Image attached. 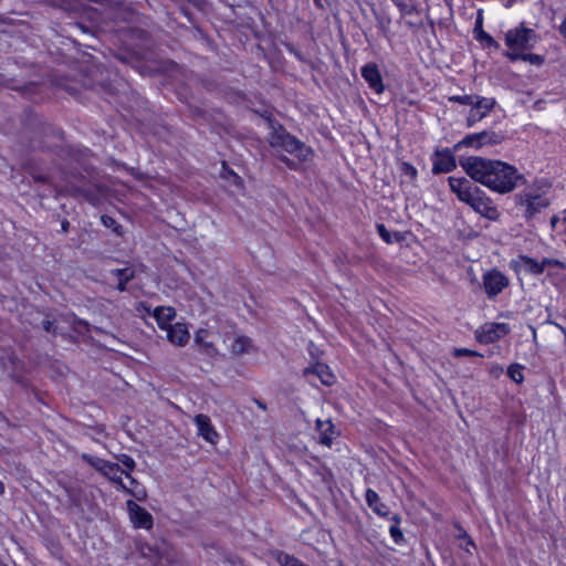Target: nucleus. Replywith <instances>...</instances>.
Here are the masks:
<instances>
[{
	"label": "nucleus",
	"mask_w": 566,
	"mask_h": 566,
	"mask_svg": "<svg viewBox=\"0 0 566 566\" xmlns=\"http://www.w3.org/2000/svg\"><path fill=\"white\" fill-rule=\"evenodd\" d=\"M448 181L451 190L463 202L468 201V199L473 195L474 190L480 189L464 177H449Z\"/></svg>",
	"instance_id": "9d476101"
},
{
	"label": "nucleus",
	"mask_w": 566,
	"mask_h": 566,
	"mask_svg": "<svg viewBox=\"0 0 566 566\" xmlns=\"http://www.w3.org/2000/svg\"><path fill=\"white\" fill-rule=\"evenodd\" d=\"M478 39L480 41H483L485 42V44L488 46H497V43L496 41L490 35L488 34L486 32H484L483 30L480 31L479 35H478Z\"/></svg>",
	"instance_id": "72a5a7b5"
},
{
	"label": "nucleus",
	"mask_w": 566,
	"mask_h": 566,
	"mask_svg": "<svg viewBox=\"0 0 566 566\" xmlns=\"http://www.w3.org/2000/svg\"><path fill=\"white\" fill-rule=\"evenodd\" d=\"M276 562L281 566H307L296 557L282 552L277 553Z\"/></svg>",
	"instance_id": "a878e982"
},
{
	"label": "nucleus",
	"mask_w": 566,
	"mask_h": 566,
	"mask_svg": "<svg viewBox=\"0 0 566 566\" xmlns=\"http://www.w3.org/2000/svg\"><path fill=\"white\" fill-rule=\"evenodd\" d=\"M361 76L368 83L369 87L376 93L384 92V84L378 66L375 63H368L361 69Z\"/></svg>",
	"instance_id": "9b49d317"
},
{
	"label": "nucleus",
	"mask_w": 566,
	"mask_h": 566,
	"mask_svg": "<svg viewBox=\"0 0 566 566\" xmlns=\"http://www.w3.org/2000/svg\"><path fill=\"white\" fill-rule=\"evenodd\" d=\"M503 140V136L494 130H483L476 134L465 136L462 140L455 144L454 148L458 150L462 147H473L479 149L483 146L497 145Z\"/></svg>",
	"instance_id": "39448f33"
},
{
	"label": "nucleus",
	"mask_w": 566,
	"mask_h": 566,
	"mask_svg": "<svg viewBox=\"0 0 566 566\" xmlns=\"http://www.w3.org/2000/svg\"><path fill=\"white\" fill-rule=\"evenodd\" d=\"M562 224L565 227L564 231L566 233V217L562 220Z\"/></svg>",
	"instance_id": "a18cd8bd"
},
{
	"label": "nucleus",
	"mask_w": 566,
	"mask_h": 566,
	"mask_svg": "<svg viewBox=\"0 0 566 566\" xmlns=\"http://www.w3.org/2000/svg\"><path fill=\"white\" fill-rule=\"evenodd\" d=\"M495 99L494 98H488V97H481L475 95V99L473 102V107L481 112H485V115L493 109L495 106Z\"/></svg>",
	"instance_id": "393cba45"
},
{
	"label": "nucleus",
	"mask_w": 566,
	"mask_h": 566,
	"mask_svg": "<svg viewBox=\"0 0 566 566\" xmlns=\"http://www.w3.org/2000/svg\"><path fill=\"white\" fill-rule=\"evenodd\" d=\"M42 327H43L44 331H46L49 333H53V334L56 333V329L53 326V322H51L50 319H44L42 322Z\"/></svg>",
	"instance_id": "4c0bfd02"
},
{
	"label": "nucleus",
	"mask_w": 566,
	"mask_h": 566,
	"mask_svg": "<svg viewBox=\"0 0 566 566\" xmlns=\"http://www.w3.org/2000/svg\"><path fill=\"white\" fill-rule=\"evenodd\" d=\"M175 316L176 312L172 307L159 306L154 311V317L156 318L160 328H168Z\"/></svg>",
	"instance_id": "aec40b11"
},
{
	"label": "nucleus",
	"mask_w": 566,
	"mask_h": 566,
	"mask_svg": "<svg viewBox=\"0 0 566 566\" xmlns=\"http://www.w3.org/2000/svg\"><path fill=\"white\" fill-rule=\"evenodd\" d=\"M400 520L401 518L398 515H394L392 521H395V524L391 525L389 528L390 535L396 543H399L403 539L402 532L398 526V524L400 523Z\"/></svg>",
	"instance_id": "c85d7f7f"
},
{
	"label": "nucleus",
	"mask_w": 566,
	"mask_h": 566,
	"mask_svg": "<svg viewBox=\"0 0 566 566\" xmlns=\"http://www.w3.org/2000/svg\"><path fill=\"white\" fill-rule=\"evenodd\" d=\"M557 222H559V220H558L557 218H555V217H554V218L552 219V226H553V227H555Z\"/></svg>",
	"instance_id": "c03bdc74"
},
{
	"label": "nucleus",
	"mask_w": 566,
	"mask_h": 566,
	"mask_svg": "<svg viewBox=\"0 0 566 566\" xmlns=\"http://www.w3.org/2000/svg\"><path fill=\"white\" fill-rule=\"evenodd\" d=\"M460 165L474 181L502 195L513 191L520 182L525 181L516 167L502 160L473 156L461 160Z\"/></svg>",
	"instance_id": "f257e3e1"
},
{
	"label": "nucleus",
	"mask_w": 566,
	"mask_h": 566,
	"mask_svg": "<svg viewBox=\"0 0 566 566\" xmlns=\"http://www.w3.org/2000/svg\"><path fill=\"white\" fill-rule=\"evenodd\" d=\"M120 474H125L127 478H129L133 484L136 483V480L133 479L128 472H125L117 463L109 462L103 473V475L108 478L112 482L117 483L123 490L127 491Z\"/></svg>",
	"instance_id": "dca6fc26"
},
{
	"label": "nucleus",
	"mask_w": 566,
	"mask_h": 566,
	"mask_svg": "<svg viewBox=\"0 0 566 566\" xmlns=\"http://www.w3.org/2000/svg\"><path fill=\"white\" fill-rule=\"evenodd\" d=\"M509 285V279L500 271L492 270L484 274L483 286L489 297L500 294Z\"/></svg>",
	"instance_id": "0eeeda50"
},
{
	"label": "nucleus",
	"mask_w": 566,
	"mask_h": 566,
	"mask_svg": "<svg viewBox=\"0 0 566 566\" xmlns=\"http://www.w3.org/2000/svg\"><path fill=\"white\" fill-rule=\"evenodd\" d=\"M195 423L198 428V434L210 443H216L219 438L218 432L211 424V420L207 415H197L195 417Z\"/></svg>",
	"instance_id": "f8f14e48"
},
{
	"label": "nucleus",
	"mask_w": 566,
	"mask_h": 566,
	"mask_svg": "<svg viewBox=\"0 0 566 566\" xmlns=\"http://www.w3.org/2000/svg\"><path fill=\"white\" fill-rule=\"evenodd\" d=\"M316 430L319 433V442L326 447H331L333 440L338 436L335 426L331 420H316Z\"/></svg>",
	"instance_id": "ddd939ff"
},
{
	"label": "nucleus",
	"mask_w": 566,
	"mask_h": 566,
	"mask_svg": "<svg viewBox=\"0 0 566 566\" xmlns=\"http://www.w3.org/2000/svg\"><path fill=\"white\" fill-rule=\"evenodd\" d=\"M453 355L455 357H461V356H475V357H482V355L478 352H474V350H471V349H468V348H454L453 350Z\"/></svg>",
	"instance_id": "473e14b6"
},
{
	"label": "nucleus",
	"mask_w": 566,
	"mask_h": 566,
	"mask_svg": "<svg viewBox=\"0 0 566 566\" xmlns=\"http://www.w3.org/2000/svg\"><path fill=\"white\" fill-rule=\"evenodd\" d=\"M337 566H343V565L340 563H338Z\"/></svg>",
	"instance_id": "de8ad7c7"
},
{
	"label": "nucleus",
	"mask_w": 566,
	"mask_h": 566,
	"mask_svg": "<svg viewBox=\"0 0 566 566\" xmlns=\"http://www.w3.org/2000/svg\"><path fill=\"white\" fill-rule=\"evenodd\" d=\"M465 203H468L475 212L490 220H496L500 216L496 207L493 205V201L486 197L481 189L474 190L473 195Z\"/></svg>",
	"instance_id": "423d86ee"
},
{
	"label": "nucleus",
	"mask_w": 566,
	"mask_h": 566,
	"mask_svg": "<svg viewBox=\"0 0 566 566\" xmlns=\"http://www.w3.org/2000/svg\"><path fill=\"white\" fill-rule=\"evenodd\" d=\"M485 116H486L485 112H481V111L476 109L475 107H472V109L470 111V114L468 116V119H467L468 126H472L473 124L481 120Z\"/></svg>",
	"instance_id": "7c9ffc66"
},
{
	"label": "nucleus",
	"mask_w": 566,
	"mask_h": 566,
	"mask_svg": "<svg viewBox=\"0 0 566 566\" xmlns=\"http://www.w3.org/2000/svg\"><path fill=\"white\" fill-rule=\"evenodd\" d=\"M251 348H252V340L244 335H240V336L235 337V339L230 345L231 354L237 355V356L249 353L251 350Z\"/></svg>",
	"instance_id": "412c9836"
},
{
	"label": "nucleus",
	"mask_w": 566,
	"mask_h": 566,
	"mask_svg": "<svg viewBox=\"0 0 566 566\" xmlns=\"http://www.w3.org/2000/svg\"><path fill=\"white\" fill-rule=\"evenodd\" d=\"M269 145L277 153H287L296 160L280 155V160L289 168L297 169L298 165L308 161L314 153L305 143L290 134L282 125L271 123V133L268 136Z\"/></svg>",
	"instance_id": "f03ea898"
},
{
	"label": "nucleus",
	"mask_w": 566,
	"mask_h": 566,
	"mask_svg": "<svg viewBox=\"0 0 566 566\" xmlns=\"http://www.w3.org/2000/svg\"><path fill=\"white\" fill-rule=\"evenodd\" d=\"M469 546L474 547V543H473V542H472V539H470V538L468 539L467 547H465V549H467L468 552H470Z\"/></svg>",
	"instance_id": "79ce46f5"
},
{
	"label": "nucleus",
	"mask_w": 566,
	"mask_h": 566,
	"mask_svg": "<svg viewBox=\"0 0 566 566\" xmlns=\"http://www.w3.org/2000/svg\"><path fill=\"white\" fill-rule=\"evenodd\" d=\"M112 274L118 279L117 290L119 292L126 291L127 283L135 277V271L130 268L113 270Z\"/></svg>",
	"instance_id": "4be33fe9"
},
{
	"label": "nucleus",
	"mask_w": 566,
	"mask_h": 566,
	"mask_svg": "<svg viewBox=\"0 0 566 566\" xmlns=\"http://www.w3.org/2000/svg\"><path fill=\"white\" fill-rule=\"evenodd\" d=\"M558 30L559 33L566 39V19L562 22Z\"/></svg>",
	"instance_id": "58836bf2"
},
{
	"label": "nucleus",
	"mask_w": 566,
	"mask_h": 566,
	"mask_svg": "<svg viewBox=\"0 0 566 566\" xmlns=\"http://www.w3.org/2000/svg\"><path fill=\"white\" fill-rule=\"evenodd\" d=\"M167 337L172 344L184 346L188 343L190 334L185 324L176 323L167 328Z\"/></svg>",
	"instance_id": "4468645a"
},
{
	"label": "nucleus",
	"mask_w": 566,
	"mask_h": 566,
	"mask_svg": "<svg viewBox=\"0 0 566 566\" xmlns=\"http://www.w3.org/2000/svg\"><path fill=\"white\" fill-rule=\"evenodd\" d=\"M538 40L537 33L522 23L506 32L505 44L509 51L505 53V56L511 61H517L518 55L525 51H531Z\"/></svg>",
	"instance_id": "7ed1b4c3"
},
{
	"label": "nucleus",
	"mask_w": 566,
	"mask_h": 566,
	"mask_svg": "<svg viewBox=\"0 0 566 566\" xmlns=\"http://www.w3.org/2000/svg\"><path fill=\"white\" fill-rule=\"evenodd\" d=\"M101 221H102V223H103L105 227H107V228H114V231H116V232H117V227H115L116 221H115V219H114L113 217L107 216V214H103V216L101 217Z\"/></svg>",
	"instance_id": "e433bc0d"
},
{
	"label": "nucleus",
	"mask_w": 566,
	"mask_h": 566,
	"mask_svg": "<svg viewBox=\"0 0 566 566\" xmlns=\"http://www.w3.org/2000/svg\"><path fill=\"white\" fill-rule=\"evenodd\" d=\"M61 228L63 232H67L70 229V222L67 220L62 221Z\"/></svg>",
	"instance_id": "ea45409f"
},
{
	"label": "nucleus",
	"mask_w": 566,
	"mask_h": 566,
	"mask_svg": "<svg viewBox=\"0 0 566 566\" xmlns=\"http://www.w3.org/2000/svg\"><path fill=\"white\" fill-rule=\"evenodd\" d=\"M518 264L521 268H523L525 271L538 275L544 272L542 261L538 262L533 258H530L527 255H521L518 258Z\"/></svg>",
	"instance_id": "5701e85b"
},
{
	"label": "nucleus",
	"mask_w": 566,
	"mask_h": 566,
	"mask_svg": "<svg viewBox=\"0 0 566 566\" xmlns=\"http://www.w3.org/2000/svg\"><path fill=\"white\" fill-rule=\"evenodd\" d=\"M116 459L120 463H123V465L127 469L126 472L129 473L130 471H133L135 469L136 463L130 455L122 453V454L117 455Z\"/></svg>",
	"instance_id": "c756f323"
},
{
	"label": "nucleus",
	"mask_w": 566,
	"mask_h": 566,
	"mask_svg": "<svg viewBox=\"0 0 566 566\" xmlns=\"http://www.w3.org/2000/svg\"><path fill=\"white\" fill-rule=\"evenodd\" d=\"M258 405L260 408L265 409V406L262 402L258 401Z\"/></svg>",
	"instance_id": "49530a36"
},
{
	"label": "nucleus",
	"mask_w": 566,
	"mask_h": 566,
	"mask_svg": "<svg viewBox=\"0 0 566 566\" xmlns=\"http://www.w3.org/2000/svg\"><path fill=\"white\" fill-rule=\"evenodd\" d=\"M507 376L516 384H521L524 380L523 367L518 364H511L507 368Z\"/></svg>",
	"instance_id": "bb28decb"
},
{
	"label": "nucleus",
	"mask_w": 566,
	"mask_h": 566,
	"mask_svg": "<svg viewBox=\"0 0 566 566\" xmlns=\"http://www.w3.org/2000/svg\"><path fill=\"white\" fill-rule=\"evenodd\" d=\"M315 374L324 385H332L335 381V376L331 371L327 365L317 363L312 368H306L304 374Z\"/></svg>",
	"instance_id": "f3484780"
},
{
	"label": "nucleus",
	"mask_w": 566,
	"mask_h": 566,
	"mask_svg": "<svg viewBox=\"0 0 566 566\" xmlns=\"http://www.w3.org/2000/svg\"><path fill=\"white\" fill-rule=\"evenodd\" d=\"M516 205L523 209L526 219H532L549 206V199L544 193L526 189L516 196Z\"/></svg>",
	"instance_id": "20e7f679"
},
{
	"label": "nucleus",
	"mask_w": 566,
	"mask_h": 566,
	"mask_svg": "<svg viewBox=\"0 0 566 566\" xmlns=\"http://www.w3.org/2000/svg\"><path fill=\"white\" fill-rule=\"evenodd\" d=\"M507 333L509 327L504 323H486L476 333V338L480 343L492 344Z\"/></svg>",
	"instance_id": "6e6552de"
},
{
	"label": "nucleus",
	"mask_w": 566,
	"mask_h": 566,
	"mask_svg": "<svg viewBox=\"0 0 566 566\" xmlns=\"http://www.w3.org/2000/svg\"><path fill=\"white\" fill-rule=\"evenodd\" d=\"M542 264H543V269L545 270L547 266H558V268H565L564 263L560 262L559 260L557 259H549V258H544L542 260Z\"/></svg>",
	"instance_id": "c9c22d12"
},
{
	"label": "nucleus",
	"mask_w": 566,
	"mask_h": 566,
	"mask_svg": "<svg viewBox=\"0 0 566 566\" xmlns=\"http://www.w3.org/2000/svg\"><path fill=\"white\" fill-rule=\"evenodd\" d=\"M208 336L209 332L207 329L200 328L196 332L193 340L202 354L209 357H214L218 354V349L212 342L207 339Z\"/></svg>",
	"instance_id": "2eb2a0df"
},
{
	"label": "nucleus",
	"mask_w": 566,
	"mask_h": 566,
	"mask_svg": "<svg viewBox=\"0 0 566 566\" xmlns=\"http://www.w3.org/2000/svg\"><path fill=\"white\" fill-rule=\"evenodd\" d=\"M454 167H455V159L451 154H449V153L438 154V157L433 163V172H436V174L449 172Z\"/></svg>",
	"instance_id": "a211bd4d"
},
{
	"label": "nucleus",
	"mask_w": 566,
	"mask_h": 566,
	"mask_svg": "<svg viewBox=\"0 0 566 566\" xmlns=\"http://www.w3.org/2000/svg\"><path fill=\"white\" fill-rule=\"evenodd\" d=\"M378 234L386 241L387 243L392 242L391 233L387 230L384 224H377Z\"/></svg>",
	"instance_id": "f704fd0d"
},
{
	"label": "nucleus",
	"mask_w": 566,
	"mask_h": 566,
	"mask_svg": "<svg viewBox=\"0 0 566 566\" xmlns=\"http://www.w3.org/2000/svg\"><path fill=\"white\" fill-rule=\"evenodd\" d=\"M127 510L130 522L135 527L146 530L153 527V516L146 509L129 500L127 501Z\"/></svg>",
	"instance_id": "1a4fd4ad"
},
{
	"label": "nucleus",
	"mask_w": 566,
	"mask_h": 566,
	"mask_svg": "<svg viewBox=\"0 0 566 566\" xmlns=\"http://www.w3.org/2000/svg\"><path fill=\"white\" fill-rule=\"evenodd\" d=\"M4 493V485L3 483L0 481V495H2Z\"/></svg>",
	"instance_id": "37998d69"
},
{
	"label": "nucleus",
	"mask_w": 566,
	"mask_h": 566,
	"mask_svg": "<svg viewBox=\"0 0 566 566\" xmlns=\"http://www.w3.org/2000/svg\"><path fill=\"white\" fill-rule=\"evenodd\" d=\"M474 99H475V95H462V96L457 95V96L449 97V101H451V102L459 103L462 105H472V106H473Z\"/></svg>",
	"instance_id": "2f4dec72"
},
{
	"label": "nucleus",
	"mask_w": 566,
	"mask_h": 566,
	"mask_svg": "<svg viewBox=\"0 0 566 566\" xmlns=\"http://www.w3.org/2000/svg\"><path fill=\"white\" fill-rule=\"evenodd\" d=\"M34 179H35L36 181H41V182H44V181L46 180L44 176H40V175H39V176H35V177H34Z\"/></svg>",
	"instance_id": "a19ab883"
},
{
	"label": "nucleus",
	"mask_w": 566,
	"mask_h": 566,
	"mask_svg": "<svg viewBox=\"0 0 566 566\" xmlns=\"http://www.w3.org/2000/svg\"><path fill=\"white\" fill-rule=\"evenodd\" d=\"M82 459L87 462L90 465H92L96 471L101 472L102 474L106 470L107 465L109 464V461H106L104 459L93 457L87 453H83Z\"/></svg>",
	"instance_id": "b1692460"
},
{
	"label": "nucleus",
	"mask_w": 566,
	"mask_h": 566,
	"mask_svg": "<svg viewBox=\"0 0 566 566\" xmlns=\"http://www.w3.org/2000/svg\"><path fill=\"white\" fill-rule=\"evenodd\" d=\"M518 60L531 63L532 65H542L544 63V57L539 54L530 53L528 51L523 52L518 55Z\"/></svg>",
	"instance_id": "cd10ccee"
},
{
	"label": "nucleus",
	"mask_w": 566,
	"mask_h": 566,
	"mask_svg": "<svg viewBox=\"0 0 566 566\" xmlns=\"http://www.w3.org/2000/svg\"><path fill=\"white\" fill-rule=\"evenodd\" d=\"M366 502L368 506L378 515L385 516L389 513L387 505H385L381 501L377 492L371 489H367L366 491Z\"/></svg>",
	"instance_id": "6ab92c4d"
}]
</instances>
